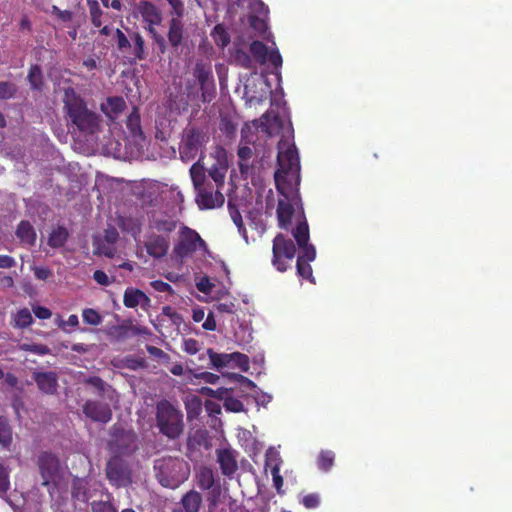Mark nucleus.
I'll list each match as a JSON object with an SVG mask.
<instances>
[{"instance_id":"f257e3e1","label":"nucleus","mask_w":512,"mask_h":512,"mask_svg":"<svg viewBox=\"0 0 512 512\" xmlns=\"http://www.w3.org/2000/svg\"><path fill=\"white\" fill-rule=\"evenodd\" d=\"M277 163L278 169L275 172L274 180L276 189L281 196L276 210L278 226L288 230L292 217L297 211L300 212L302 218L305 216L299 192L300 160L296 146L280 142Z\"/></svg>"},{"instance_id":"f03ea898","label":"nucleus","mask_w":512,"mask_h":512,"mask_svg":"<svg viewBox=\"0 0 512 512\" xmlns=\"http://www.w3.org/2000/svg\"><path fill=\"white\" fill-rule=\"evenodd\" d=\"M64 108L69 120L79 131L94 134L98 130V114L88 109L86 102L73 89L65 92Z\"/></svg>"},{"instance_id":"7ed1b4c3","label":"nucleus","mask_w":512,"mask_h":512,"mask_svg":"<svg viewBox=\"0 0 512 512\" xmlns=\"http://www.w3.org/2000/svg\"><path fill=\"white\" fill-rule=\"evenodd\" d=\"M155 477L161 486L178 488L190 475L189 464L179 457H162L154 461Z\"/></svg>"},{"instance_id":"20e7f679","label":"nucleus","mask_w":512,"mask_h":512,"mask_svg":"<svg viewBox=\"0 0 512 512\" xmlns=\"http://www.w3.org/2000/svg\"><path fill=\"white\" fill-rule=\"evenodd\" d=\"M156 427L169 440H177L184 432V415L170 401L163 399L156 404Z\"/></svg>"},{"instance_id":"39448f33","label":"nucleus","mask_w":512,"mask_h":512,"mask_svg":"<svg viewBox=\"0 0 512 512\" xmlns=\"http://www.w3.org/2000/svg\"><path fill=\"white\" fill-rule=\"evenodd\" d=\"M138 448V436L132 428L122 423H115L110 427L107 449L113 456H131Z\"/></svg>"},{"instance_id":"423d86ee","label":"nucleus","mask_w":512,"mask_h":512,"mask_svg":"<svg viewBox=\"0 0 512 512\" xmlns=\"http://www.w3.org/2000/svg\"><path fill=\"white\" fill-rule=\"evenodd\" d=\"M137 11L146 24L145 29L156 45L158 53L161 55L165 54L167 51L166 39L156 30V27L159 26L163 20L160 9L152 2L144 0L138 3Z\"/></svg>"},{"instance_id":"0eeeda50","label":"nucleus","mask_w":512,"mask_h":512,"mask_svg":"<svg viewBox=\"0 0 512 512\" xmlns=\"http://www.w3.org/2000/svg\"><path fill=\"white\" fill-rule=\"evenodd\" d=\"M272 254L273 266L277 271L285 272L291 267L290 262H292L295 257V243L293 240L279 233L273 239Z\"/></svg>"},{"instance_id":"6e6552de","label":"nucleus","mask_w":512,"mask_h":512,"mask_svg":"<svg viewBox=\"0 0 512 512\" xmlns=\"http://www.w3.org/2000/svg\"><path fill=\"white\" fill-rule=\"evenodd\" d=\"M37 466L42 478V486L48 487L51 493V487L54 489L60 478V462L58 457L48 451H43L38 455Z\"/></svg>"},{"instance_id":"1a4fd4ad","label":"nucleus","mask_w":512,"mask_h":512,"mask_svg":"<svg viewBox=\"0 0 512 512\" xmlns=\"http://www.w3.org/2000/svg\"><path fill=\"white\" fill-rule=\"evenodd\" d=\"M105 474L109 483L116 487H128L132 484V471L121 457L112 456L106 463Z\"/></svg>"},{"instance_id":"9d476101","label":"nucleus","mask_w":512,"mask_h":512,"mask_svg":"<svg viewBox=\"0 0 512 512\" xmlns=\"http://www.w3.org/2000/svg\"><path fill=\"white\" fill-rule=\"evenodd\" d=\"M205 133L196 127L186 129L179 148L180 157L183 161L193 160L205 142Z\"/></svg>"},{"instance_id":"9b49d317","label":"nucleus","mask_w":512,"mask_h":512,"mask_svg":"<svg viewBox=\"0 0 512 512\" xmlns=\"http://www.w3.org/2000/svg\"><path fill=\"white\" fill-rule=\"evenodd\" d=\"M205 245V241L195 230L184 226L181 228L179 240L174 246V253L180 258H184L194 253L198 246Z\"/></svg>"},{"instance_id":"f8f14e48","label":"nucleus","mask_w":512,"mask_h":512,"mask_svg":"<svg viewBox=\"0 0 512 512\" xmlns=\"http://www.w3.org/2000/svg\"><path fill=\"white\" fill-rule=\"evenodd\" d=\"M249 8V26L255 31L256 35L265 38L268 30V7L260 0H252L249 4Z\"/></svg>"},{"instance_id":"ddd939ff","label":"nucleus","mask_w":512,"mask_h":512,"mask_svg":"<svg viewBox=\"0 0 512 512\" xmlns=\"http://www.w3.org/2000/svg\"><path fill=\"white\" fill-rule=\"evenodd\" d=\"M84 415L94 422L106 424L113 416L108 403L99 400H87L82 406Z\"/></svg>"},{"instance_id":"4468645a","label":"nucleus","mask_w":512,"mask_h":512,"mask_svg":"<svg viewBox=\"0 0 512 512\" xmlns=\"http://www.w3.org/2000/svg\"><path fill=\"white\" fill-rule=\"evenodd\" d=\"M183 16H173L168 22L166 44L177 52L185 44L187 33L185 30Z\"/></svg>"},{"instance_id":"2eb2a0df","label":"nucleus","mask_w":512,"mask_h":512,"mask_svg":"<svg viewBox=\"0 0 512 512\" xmlns=\"http://www.w3.org/2000/svg\"><path fill=\"white\" fill-rule=\"evenodd\" d=\"M196 192V203L200 209H214L224 204L225 198L219 189L213 192L212 187L207 185Z\"/></svg>"},{"instance_id":"dca6fc26","label":"nucleus","mask_w":512,"mask_h":512,"mask_svg":"<svg viewBox=\"0 0 512 512\" xmlns=\"http://www.w3.org/2000/svg\"><path fill=\"white\" fill-rule=\"evenodd\" d=\"M216 456L222 474L230 479L233 478L238 470L236 451L231 448L217 449Z\"/></svg>"},{"instance_id":"f3484780","label":"nucleus","mask_w":512,"mask_h":512,"mask_svg":"<svg viewBox=\"0 0 512 512\" xmlns=\"http://www.w3.org/2000/svg\"><path fill=\"white\" fill-rule=\"evenodd\" d=\"M169 246V238L157 234L150 235L148 240L145 242L147 253L155 259H160L166 256Z\"/></svg>"},{"instance_id":"a211bd4d","label":"nucleus","mask_w":512,"mask_h":512,"mask_svg":"<svg viewBox=\"0 0 512 512\" xmlns=\"http://www.w3.org/2000/svg\"><path fill=\"white\" fill-rule=\"evenodd\" d=\"M33 379L38 389L47 395H53L57 391L58 376L54 371L34 372Z\"/></svg>"},{"instance_id":"6ab92c4d","label":"nucleus","mask_w":512,"mask_h":512,"mask_svg":"<svg viewBox=\"0 0 512 512\" xmlns=\"http://www.w3.org/2000/svg\"><path fill=\"white\" fill-rule=\"evenodd\" d=\"M84 384L90 385L95 388L99 397L114 402L118 400V394L112 385L105 382L99 376H90L84 380Z\"/></svg>"},{"instance_id":"aec40b11","label":"nucleus","mask_w":512,"mask_h":512,"mask_svg":"<svg viewBox=\"0 0 512 512\" xmlns=\"http://www.w3.org/2000/svg\"><path fill=\"white\" fill-rule=\"evenodd\" d=\"M207 355L209 356L211 365L218 370L228 367L233 359L243 360L244 363L247 362V356L239 352L231 354L216 353L213 349L209 348L207 349Z\"/></svg>"},{"instance_id":"412c9836","label":"nucleus","mask_w":512,"mask_h":512,"mask_svg":"<svg viewBox=\"0 0 512 512\" xmlns=\"http://www.w3.org/2000/svg\"><path fill=\"white\" fill-rule=\"evenodd\" d=\"M123 304L127 308H136L138 305L145 307L150 304V298L137 288H127L124 292Z\"/></svg>"},{"instance_id":"4be33fe9","label":"nucleus","mask_w":512,"mask_h":512,"mask_svg":"<svg viewBox=\"0 0 512 512\" xmlns=\"http://www.w3.org/2000/svg\"><path fill=\"white\" fill-rule=\"evenodd\" d=\"M184 512H199L202 505V496L195 490L185 493L180 501Z\"/></svg>"},{"instance_id":"5701e85b","label":"nucleus","mask_w":512,"mask_h":512,"mask_svg":"<svg viewBox=\"0 0 512 512\" xmlns=\"http://www.w3.org/2000/svg\"><path fill=\"white\" fill-rule=\"evenodd\" d=\"M130 38L132 47L128 49L130 50V54L133 56V60H144L147 56L144 38L140 33L135 31L130 32Z\"/></svg>"},{"instance_id":"b1692460","label":"nucleus","mask_w":512,"mask_h":512,"mask_svg":"<svg viewBox=\"0 0 512 512\" xmlns=\"http://www.w3.org/2000/svg\"><path fill=\"white\" fill-rule=\"evenodd\" d=\"M118 225L122 231L129 233L135 240L140 236L142 231V223L137 218L121 217Z\"/></svg>"},{"instance_id":"393cba45","label":"nucleus","mask_w":512,"mask_h":512,"mask_svg":"<svg viewBox=\"0 0 512 512\" xmlns=\"http://www.w3.org/2000/svg\"><path fill=\"white\" fill-rule=\"evenodd\" d=\"M125 108L126 102L122 97H109L106 103L102 105L103 112L110 118L116 117Z\"/></svg>"},{"instance_id":"a878e982","label":"nucleus","mask_w":512,"mask_h":512,"mask_svg":"<svg viewBox=\"0 0 512 512\" xmlns=\"http://www.w3.org/2000/svg\"><path fill=\"white\" fill-rule=\"evenodd\" d=\"M197 485L202 490H210L215 484V473L210 467L203 466L196 474Z\"/></svg>"},{"instance_id":"bb28decb","label":"nucleus","mask_w":512,"mask_h":512,"mask_svg":"<svg viewBox=\"0 0 512 512\" xmlns=\"http://www.w3.org/2000/svg\"><path fill=\"white\" fill-rule=\"evenodd\" d=\"M16 236L21 242L33 244L36 240V233L29 221H21L16 229Z\"/></svg>"},{"instance_id":"cd10ccee","label":"nucleus","mask_w":512,"mask_h":512,"mask_svg":"<svg viewBox=\"0 0 512 512\" xmlns=\"http://www.w3.org/2000/svg\"><path fill=\"white\" fill-rule=\"evenodd\" d=\"M190 176L195 190H199L207 186L205 168L199 161L191 166Z\"/></svg>"},{"instance_id":"c85d7f7f","label":"nucleus","mask_w":512,"mask_h":512,"mask_svg":"<svg viewBox=\"0 0 512 512\" xmlns=\"http://www.w3.org/2000/svg\"><path fill=\"white\" fill-rule=\"evenodd\" d=\"M68 237V230L62 226H58L50 233L48 238V245L52 248H60L67 242Z\"/></svg>"},{"instance_id":"c756f323","label":"nucleus","mask_w":512,"mask_h":512,"mask_svg":"<svg viewBox=\"0 0 512 512\" xmlns=\"http://www.w3.org/2000/svg\"><path fill=\"white\" fill-rule=\"evenodd\" d=\"M292 234L298 246H302L309 242V227L305 217L299 221L295 229L292 231Z\"/></svg>"},{"instance_id":"7c9ffc66","label":"nucleus","mask_w":512,"mask_h":512,"mask_svg":"<svg viewBox=\"0 0 512 512\" xmlns=\"http://www.w3.org/2000/svg\"><path fill=\"white\" fill-rule=\"evenodd\" d=\"M28 82L32 89L34 90H41L43 87V74L42 70L39 65L34 64L31 65L28 76H27Z\"/></svg>"},{"instance_id":"2f4dec72","label":"nucleus","mask_w":512,"mask_h":512,"mask_svg":"<svg viewBox=\"0 0 512 512\" xmlns=\"http://www.w3.org/2000/svg\"><path fill=\"white\" fill-rule=\"evenodd\" d=\"M334 461L335 453L333 451L321 450L317 458V465L320 470L328 472L333 467Z\"/></svg>"},{"instance_id":"473e14b6","label":"nucleus","mask_w":512,"mask_h":512,"mask_svg":"<svg viewBox=\"0 0 512 512\" xmlns=\"http://www.w3.org/2000/svg\"><path fill=\"white\" fill-rule=\"evenodd\" d=\"M71 495L73 499L78 501H88L87 483L84 479H75L73 481Z\"/></svg>"},{"instance_id":"72a5a7b5","label":"nucleus","mask_w":512,"mask_h":512,"mask_svg":"<svg viewBox=\"0 0 512 512\" xmlns=\"http://www.w3.org/2000/svg\"><path fill=\"white\" fill-rule=\"evenodd\" d=\"M193 75L197 79L199 84L206 83L214 79L211 67L209 65L204 64L203 62L196 63Z\"/></svg>"},{"instance_id":"f704fd0d","label":"nucleus","mask_w":512,"mask_h":512,"mask_svg":"<svg viewBox=\"0 0 512 512\" xmlns=\"http://www.w3.org/2000/svg\"><path fill=\"white\" fill-rule=\"evenodd\" d=\"M250 52L256 61L260 64H264L267 61L268 49L267 46L261 41H253L250 44Z\"/></svg>"},{"instance_id":"c9c22d12","label":"nucleus","mask_w":512,"mask_h":512,"mask_svg":"<svg viewBox=\"0 0 512 512\" xmlns=\"http://www.w3.org/2000/svg\"><path fill=\"white\" fill-rule=\"evenodd\" d=\"M90 19L93 26L99 28L102 25L103 11L100 8L99 3L96 0H88Z\"/></svg>"},{"instance_id":"e433bc0d","label":"nucleus","mask_w":512,"mask_h":512,"mask_svg":"<svg viewBox=\"0 0 512 512\" xmlns=\"http://www.w3.org/2000/svg\"><path fill=\"white\" fill-rule=\"evenodd\" d=\"M12 443V429L6 419L0 418V444L9 447Z\"/></svg>"},{"instance_id":"4c0bfd02","label":"nucleus","mask_w":512,"mask_h":512,"mask_svg":"<svg viewBox=\"0 0 512 512\" xmlns=\"http://www.w3.org/2000/svg\"><path fill=\"white\" fill-rule=\"evenodd\" d=\"M15 326L18 328H26L33 322L31 312L28 308L20 309L14 317Z\"/></svg>"},{"instance_id":"58836bf2","label":"nucleus","mask_w":512,"mask_h":512,"mask_svg":"<svg viewBox=\"0 0 512 512\" xmlns=\"http://www.w3.org/2000/svg\"><path fill=\"white\" fill-rule=\"evenodd\" d=\"M297 274L302 279L309 280L311 283H315V279L313 277L312 267L310 265V261L298 260L296 263Z\"/></svg>"},{"instance_id":"ea45409f","label":"nucleus","mask_w":512,"mask_h":512,"mask_svg":"<svg viewBox=\"0 0 512 512\" xmlns=\"http://www.w3.org/2000/svg\"><path fill=\"white\" fill-rule=\"evenodd\" d=\"M82 318H83L84 323L92 325V326H98L103 321V318L100 315V313L92 308L84 309L82 312Z\"/></svg>"},{"instance_id":"a19ab883","label":"nucleus","mask_w":512,"mask_h":512,"mask_svg":"<svg viewBox=\"0 0 512 512\" xmlns=\"http://www.w3.org/2000/svg\"><path fill=\"white\" fill-rule=\"evenodd\" d=\"M201 90V97L203 102H211L215 97L216 89L214 79L206 83L199 84Z\"/></svg>"},{"instance_id":"79ce46f5","label":"nucleus","mask_w":512,"mask_h":512,"mask_svg":"<svg viewBox=\"0 0 512 512\" xmlns=\"http://www.w3.org/2000/svg\"><path fill=\"white\" fill-rule=\"evenodd\" d=\"M299 247V254L297 259L298 260H304V261H314L316 258V249L315 247L310 244L309 242L305 243L302 246Z\"/></svg>"},{"instance_id":"37998d69","label":"nucleus","mask_w":512,"mask_h":512,"mask_svg":"<svg viewBox=\"0 0 512 512\" xmlns=\"http://www.w3.org/2000/svg\"><path fill=\"white\" fill-rule=\"evenodd\" d=\"M252 149L248 146H241L238 149L237 155L239 157V169L241 173H244L248 169V165L245 164L252 157Z\"/></svg>"},{"instance_id":"c03bdc74","label":"nucleus","mask_w":512,"mask_h":512,"mask_svg":"<svg viewBox=\"0 0 512 512\" xmlns=\"http://www.w3.org/2000/svg\"><path fill=\"white\" fill-rule=\"evenodd\" d=\"M10 489V478L8 469L0 463V497L7 494Z\"/></svg>"},{"instance_id":"a18cd8bd","label":"nucleus","mask_w":512,"mask_h":512,"mask_svg":"<svg viewBox=\"0 0 512 512\" xmlns=\"http://www.w3.org/2000/svg\"><path fill=\"white\" fill-rule=\"evenodd\" d=\"M17 92V87L14 83L8 81L0 82V100H7L12 98Z\"/></svg>"},{"instance_id":"49530a36","label":"nucleus","mask_w":512,"mask_h":512,"mask_svg":"<svg viewBox=\"0 0 512 512\" xmlns=\"http://www.w3.org/2000/svg\"><path fill=\"white\" fill-rule=\"evenodd\" d=\"M225 172L226 168H219L216 165L209 169V175L216 183L218 189L224 185Z\"/></svg>"},{"instance_id":"de8ad7c7","label":"nucleus","mask_w":512,"mask_h":512,"mask_svg":"<svg viewBox=\"0 0 512 512\" xmlns=\"http://www.w3.org/2000/svg\"><path fill=\"white\" fill-rule=\"evenodd\" d=\"M176 225L174 220L158 219L154 221V227L160 232L170 233L175 230Z\"/></svg>"},{"instance_id":"09e8293b","label":"nucleus","mask_w":512,"mask_h":512,"mask_svg":"<svg viewBox=\"0 0 512 512\" xmlns=\"http://www.w3.org/2000/svg\"><path fill=\"white\" fill-rule=\"evenodd\" d=\"M91 509L92 512H117L115 506L109 501H94Z\"/></svg>"},{"instance_id":"8fccbe9b","label":"nucleus","mask_w":512,"mask_h":512,"mask_svg":"<svg viewBox=\"0 0 512 512\" xmlns=\"http://www.w3.org/2000/svg\"><path fill=\"white\" fill-rule=\"evenodd\" d=\"M51 14L62 22H70L73 19V12L70 10H61L58 6L51 7Z\"/></svg>"},{"instance_id":"3c124183","label":"nucleus","mask_w":512,"mask_h":512,"mask_svg":"<svg viewBox=\"0 0 512 512\" xmlns=\"http://www.w3.org/2000/svg\"><path fill=\"white\" fill-rule=\"evenodd\" d=\"M301 503L307 509L317 508L320 504V496L318 493H310L302 498Z\"/></svg>"},{"instance_id":"603ef678","label":"nucleus","mask_w":512,"mask_h":512,"mask_svg":"<svg viewBox=\"0 0 512 512\" xmlns=\"http://www.w3.org/2000/svg\"><path fill=\"white\" fill-rule=\"evenodd\" d=\"M117 47L124 52L126 49L131 48V38L127 37L120 29H116Z\"/></svg>"},{"instance_id":"864d4df0","label":"nucleus","mask_w":512,"mask_h":512,"mask_svg":"<svg viewBox=\"0 0 512 512\" xmlns=\"http://www.w3.org/2000/svg\"><path fill=\"white\" fill-rule=\"evenodd\" d=\"M200 350V344L196 339L188 338L183 340V351L189 355H195Z\"/></svg>"},{"instance_id":"5fc2aeb1","label":"nucleus","mask_w":512,"mask_h":512,"mask_svg":"<svg viewBox=\"0 0 512 512\" xmlns=\"http://www.w3.org/2000/svg\"><path fill=\"white\" fill-rule=\"evenodd\" d=\"M235 61L240 64L244 68H251L252 67V60L249 56V54L246 51L243 50H237L235 52Z\"/></svg>"},{"instance_id":"6e6d98bb","label":"nucleus","mask_w":512,"mask_h":512,"mask_svg":"<svg viewBox=\"0 0 512 512\" xmlns=\"http://www.w3.org/2000/svg\"><path fill=\"white\" fill-rule=\"evenodd\" d=\"M25 350L37 355H47L50 353V348L45 344H30L25 346Z\"/></svg>"},{"instance_id":"4d7b16f0","label":"nucleus","mask_w":512,"mask_h":512,"mask_svg":"<svg viewBox=\"0 0 512 512\" xmlns=\"http://www.w3.org/2000/svg\"><path fill=\"white\" fill-rule=\"evenodd\" d=\"M271 474H272V478H273L274 487L280 493V490L283 486V477L280 475V467L278 464H275L271 468Z\"/></svg>"},{"instance_id":"13d9d810","label":"nucleus","mask_w":512,"mask_h":512,"mask_svg":"<svg viewBox=\"0 0 512 512\" xmlns=\"http://www.w3.org/2000/svg\"><path fill=\"white\" fill-rule=\"evenodd\" d=\"M172 8L171 14L174 16H184L185 6L182 0H167Z\"/></svg>"},{"instance_id":"bf43d9fd","label":"nucleus","mask_w":512,"mask_h":512,"mask_svg":"<svg viewBox=\"0 0 512 512\" xmlns=\"http://www.w3.org/2000/svg\"><path fill=\"white\" fill-rule=\"evenodd\" d=\"M224 406L227 410L232 411V412H241L244 410L243 403L234 398L226 399Z\"/></svg>"},{"instance_id":"052dcab7","label":"nucleus","mask_w":512,"mask_h":512,"mask_svg":"<svg viewBox=\"0 0 512 512\" xmlns=\"http://www.w3.org/2000/svg\"><path fill=\"white\" fill-rule=\"evenodd\" d=\"M150 285L157 292L173 293L171 285L162 280H154L150 283Z\"/></svg>"},{"instance_id":"680f3d73","label":"nucleus","mask_w":512,"mask_h":512,"mask_svg":"<svg viewBox=\"0 0 512 512\" xmlns=\"http://www.w3.org/2000/svg\"><path fill=\"white\" fill-rule=\"evenodd\" d=\"M229 210H230V216H231L234 224L238 227L239 231H241L242 229L245 231L242 216H241L239 210L236 208H233L231 203H229Z\"/></svg>"},{"instance_id":"e2e57ef3","label":"nucleus","mask_w":512,"mask_h":512,"mask_svg":"<svg viewBox=\"0 0 512 512\" xmlns=\"http://www.w3.org/2000/svg\"><path fill=\"white\" fill-rule=\"evenodd\" d=\"M195 378L203 380L206 383L209 384H216L220 377L214 373L211 372H201L194 375Z\"/></svg>"},{"instance_id":"0e129e2a","label":"nucleus","mask_w":512,"mask_h":512,"mask_svg":"<svg viewBox=\"0 0 512 512\" xmlns=\"http://www.w3.org/2000/svg\"><path fill=\"white\" fill-rule=\"evenodd\" d=\"M130 330L133 331L134 334L139 333L135 326L119 325L114 328V331L119 338H126Z\"/></svg>"},{"instance_id":"69168bd1","label":"nucleus","mask_w":512,"mask_h":512,"mask_svg":"<svg viewBox=\"0 0 512 512\" xmlns=\"http://www.w3.org/2000/svg\"><path fill=\"white\" fill-rule=\"evenodd\" d=\"M68 325V326H71V327H77L79 325V319H78V316L75 315V314H71L68 319L66 321L60 319L57 323V326L66 331L67 330L65 329V326Z\"/></svg>"},{"instance_id":"338daca9","label":"nucleus","mask_w":512,"mask_h":512,"mask_svg":"<svg viewBox=\"0 0 512 512\" xmlns=\"http://www.w3.org/2000/svg\"><path fill=\"white\" fill-rule=\"evenodd\" d=\"M33 313L38 319H41V320L49 319L52 316L51 310L44 306L34 307Z\"/></svg>"},{"instance_id":"774afa93","label":"nucleus","mask_w":512,"mask_h":512,"mask_svg":"<svg viewBox=\"0 0 512 512\" xmlns=\"http://www.w3.org/2000/svg\"><path fill=\"white\" fill-rule=\"evenodd\" d=\"M93 279L102 286H108L111 283L107 274L102 270H96L93 273Z\"/></svg>"}]
</instances>
